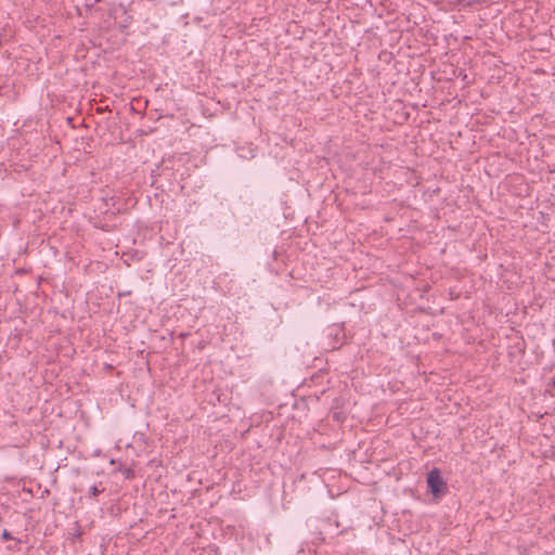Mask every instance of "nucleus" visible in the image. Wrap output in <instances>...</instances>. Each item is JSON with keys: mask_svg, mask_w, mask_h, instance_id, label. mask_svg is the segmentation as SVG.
Returning <instances> with one entry per match:
<instances>
[{"mask_svg": "<svg viewBox=\"0 0 555 555\" xmlns=\"http://www.w3.org/2000/svg\"><path fill=\"white\" fill-rule=\"evenodd\" d=\"M483 0H453V3L462 4V5H473L476 3H481Z\"/></svg>", "mask_w": 555, "mask_h": 555, "instance_id": "7ed1b4c3", "label": "nucleus"}, {"mask_svg": "<svg viewBox=\"0 0 555 555\" xmlns=\"http://www.w3.org/2000/svg\"><path fill=\"white\" fill-rule=\"evenodd\" d=\"M427 487L435 496L444 494L447 488L441 473L438 468H433L427 474Z\"/></svg>", "mask_w": 555, "mask_h": 555, "instance_id": "f257e3e1", "label": "nucleus"}, {"mask_svg": "<svg viewBox=\"0 0 555 555\" xmlns=\"http://www.w3.org/2000/svg\"><path fill=\"white\" fill-rule=\"evenodd\" d=\"M2 539L3 540H10V539H13V537L11 535V533L4 529L3 532H2Z\"/></svg>", "mask_w": 555, "mask_h": 555, "instance_id": "39448f33", "label": "nucleus"}, {"mask_svg": "<svg viewBox=\"0 0 555 555\" xmlns=\"http://www.w3.org/2000/svg\"><path fill=\"white\" fill-rule=\"evenodd\" d=\"M102 491H103V489H99L96 486H92L90 488V494L94 495V496L100 494Z\"/></svg>", "mask_w": 555, "mask_h": 555, "instance_id": "20e7f679", "label": "nucleus"}, {"mask_svg": "<svg viewBox=\"0 0 555 555\" xmlns=\"http://www.w3.org/2000/svg\"><path fill=\"white\" fill-rule=\"evenodd\" d=\"M126 479H132L134 477V470L130 467L119 468Z\"/></svg>", "mask_w": 555, "mask_h": 555, "instance_id": "f03ea898", "label": "nucleus"}]
</instances>
